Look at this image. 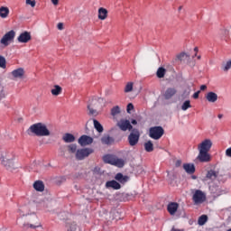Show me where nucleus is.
Instances as JSON below:
<instances>
[{
    "mask_svg": "<svg viewBox=\"0 0 231 231\" xmlns=\"http://www.w3.org/2000/svg\"><path fill=\"white\" fill-rule=\"evenodd\" d=\"M0 68H3L4 69L6 68V59L2 55H0Z\"/></svg>",
    "mask_w": 231,
    "mask_h": 231,
    "instance_id": "e433bc0d",
    "label": "nucleus"
},
{
    "mask_svg": "<svg viewBox=\"0 0 231 231\" xmlns=\"http://www.w3.org/2000/svg\"><path fill=\"white\" fill-rule=\"evenodd\" d=\"M198 59H199H199H201V56H198Z\"/></svg>",
    "mask_w": 231,
    "mask_h": 231,
    "instance_id": "6e6d98bb",
    "label": "nucleus"
},
{
    "mask_svg": "<svg viewBox=\"0 0 231 231\" xmlns=\"http://www.w3.org/2000/svg\"><path fill=\"white\" fill-rule=\"evenodd\" d=\"M8 14H10V9H8V7L0 8V17H2V19H6V17H8Z\"/></svg>",
    "mask_w": 231,
    "mask_h": 231,
    "instance_id": "cd10ccee",
    "label": "nucleus"
},
{
    "mask_svg": "<svg viewBox=\"0 0 231 231\" xmlns=\"http://www.w3.org/2000/svg\"><path fill=\"white\" fill-rule=\"evenodd\" d=\"M192 201L194 205H201L207 201V194L201 189H196L192 195Z\"/></svg>",
    "mask_w": 231,
    "mask_h": 231,
    "instance_id": "7ed1b4c3",
    "label": "nucleus"
},
{
    "mask_svg": "<svg viewBox=\"0 0 231 231\" xmlns=\"http://www.w3.org/2000/svg\"><path fill=\"white\" fill-rule=\"evenodd\" d=\"M51 93L53 97H59V95L62 94V87L59 85H54L51 89Z\"/></svg>",
    "mask_w": 231,
    "mask_h": 231,
    "instance_id": "412c9836",
    "label": "nucleus"
},
{
    "mask_svg": "<svg viewBox=\"0 0 231 231\" xmlns=\"http://www.w3.org/2000/svg\"><path fill=\"white\" fill-rule=\"evenodd\" d=\"M69 149V152H70L71 154H75V152H77V144H70L68 146Z\"/></svg>",
    "mask_w": 231,
    "mask_h": 231,
    "instance_id": "c9c22d12",
    "label": "nucleus"
},
{
    "mask_svg": "<svg viewBox=\"0 0 231 231\" xmlns=\"http://www.w3.org/2000/svg\"><path fill=\"white\" fill-rule=\"evenodd\" d=\"M98 19H100V21H106V19H107V9L104 7L98 9Z\"/></svg>",
    "mask_w": 231,
    "mask_h": 231,
    "instance_id": "5701e85b",
    "label": "nucleus"
},
{
    "mask_svg": "<svg viewBox=\"0 0 231 231\" xmlns=\"http://www.w3.org/2000/svg\"><path fill=\"white\" fill-rule=\"evenodd\" d=\"M26 5H29L32 6V8H35V5H37V2L35 0H25Z\"/></svg>",
    "mask_w": 231,
    "mask_h": 231,
    "instance_id": "58836bf2",
    "label": "nucleus"
},
{
    "mask_svg": "<svg viewBox=\"0 0 231 231\" xmlns=\"http://www.w3.org/2000/svg\"><path fill=\"white\" fill-rule=\"evenodd\" d=\"M3 98H6V92H5V88L0 86V102Z\"/></svg>",
    "mask_w": 231,
    "mask_h": 231,
    "instance_id": "4c0bfd02",
    "label": "nucleus"
},
{
    "mask_svg": "<svg viewBox=\"0 0 231 231\" xmlns=\"http://www.w3.org/2000/svg\"><path fill=\"white\" fill-rule=\"evenodd\" d=\"M190 107H192V105H190V100H186L181 106L182 111H187V109H190Z\"/></svg>",
    "mask_w": 231,
    "mask_h": 231,
    "instance_id": "473e14b6",
    "label": "nucleus"
},
{
    "mask_svg": "<svg viewBox=\"0 0 231 231\" xmlns=\"http://www.w3.org/2000/svg\"><path fill=\"white\" fill-rule=\"evenodd\" d=\"M219 176V172L210 170L206 174V181H216L217 180V177Z\"/></svg>",
    "mask_w": 231,
    "mask_h": 231,
    "instance_id": "2eb2a0df",
    "label": "nucleus"
},
{
    "mask_svg": "<svg viewBox=\"0 0 231 231\" xmlns=\"http://www.w3.org/2000/svg\"><path fill=\"white\" fill-rule=\"evenodd\" d=\"M165 134V130L162 126H152L149 130V136L152 140H160Z\"/></svg>",
    "mask_w": 231,
    "mask_h": 231,
    "instance_id": "20e7f679",
    "label": "nucleus"
},
{
    "mask_svg": "<svg viewBox=\"0 0 231 231\" xmlns=\"http://www.w3.org/2000/svg\"><path fill=\"white\" fill-rule=\"evenodd\" d=\"M133 91V82H128L125 88V93H131Z\"/></svg>",
    "mask_w": 231,
    "mask_h": 231,
    "instance_id": "f704fd0d",
    "label": "nucleus"
},
{
    "mask_svg": "<svg viewBox=\"0 0 231 231\" xmlns=\"http://www.w3.org/2000/svg\"><path fill=\"white\" fill-rule=\"evenodd\" d=\"M197 160L201 162H207L210 160V154H208V152L199 151Z\"/></svg>",
    "mask_w": 231,
    "mask_h": 231,
    "instance_id": "dca6fc26",
    "label": "nucleus"
},
{
    "mask_svg": "<svg viewBox=\"0 0 231 231\" xmlns=\"http://www.w3.org/2000/svg\"><path fill=\"white\" fill-rule=\"evenodd\" d=\"M132 124H133L134 125H136V124H138V122L134 119V120H132Z\"/></svg>",
    "mask_w": 231,
    "mask_h": 231,
    "instance_id": "864d4df0",
    "label": "nucleus"
},
{
    "mask_svg": "<svg viewBox=\"0 0 231 231\" xmlns=\"http://www.w3.org/2000/svg\"><path fill=\"white\" fill-rule=\"evenodd\" d=\"M206 99L208 100V102H211V103H215L217 102V94H216V92H208L206 95Z\"/></svg>",
    "mask_w": 231,
    "mask_h": 231,
    "instance_id": "4be33fe9",
    "label": "nucleus"
},
{
    "mask_svg": "<svg viewBox=\"0 0 231 231\" xmlns=\"http://www.w3.org/2000/svg\"><path fill=\"white\" fill-rule=\"evenodd\" d=\"M117 125L119 127V129H121V131H131V129H133V125H131V122H129V120H125V119H121L118 123Z\"/></svg>",
    "mask_w": 231,
    "mask_h": 231,
    "instance_id": "f8f14e48",
    "label": "nucleus"
},
{
    "mask_svg": "<svg viewBox=\"0 0 231 231\" xmlns=\"http://www.w3.org/2000/svg\"><path fill=\"white\" fill-rule=\"evenodd\" d=\"M14 79H23L24 77V69L19 68L11 72Z\"/></svg>",
    "mask_w": 231,
    "mask_h": 231,
    "instance_id": "6ab92c4d",
    "label": "nucleus"
},
{
    "mask_svg": "<svg viewBox=\"0 0 231 231\" xmlns=\"http://www.w3.org/2000/svg\"><path fill=\"white\" fill-rule=\"evenodd\" d=\"M171 231H185V230H183V229H178V228H176V227H172L171 229Z\"/></svg>",
    "mask_w": 231,
    "mask_h": 231,
    "instance_id": "8fccbe9b",
    "label": "nucleus"
},
{
    "mask_svg": "<svg viewBox=\"0 0 231 231\" xmlns=\"http://www.w3.org/2000/svg\"><path fill=\"white\" fill-rule=\"evenodd\" d=\"M175 167H181V160H177L175 162Z\"/></svg>",
    "mask_w": 231,
    "mask_h": 231,
    "instance_id": "49530a36",
    "label": "nucleus"
},
{
    "mask_svg": "<svg viewBox=\"0 0 231 231\" xmlns=\"http://www.w3.org/2000/svg\"><path fill=\"white\" fill-rule=\"evenodd\" d=\"M183 169L187 174H194L196 172V166L192 163H184Z\"/></svg>",
    "mask_w": 231,
    "mask_h": 231,
    "instance_id": "aec40b11",
    "label": "nucleus"
},
{
    "mask_svg": "<svg viewBox=\"0 0 231 231\" xmlns=\"http://www.w3.org/2000/svg\"><path fill=\"white\" fill-rule=\"evenodd\" d=\"M113 142H115V139H113V137L109 136V135H104L101 138V143L104 145H111V143H113Z\"/></svg>",
    "mask_w": 231,
    "mask_h": 231,
    "instance_id": "bb28decb",
    "label": "nucleus"
},
{
    "mask_svg": "<svg viewBox=\"0 0 231 231\" xmlns=\"http://www.w3.org/2000/svg\"><path fill=\"white\" fill-rule=\"evenodd\" d=\"M212 149V141L210 139H205L201 143L198 145L199 151L208 152Z\"/></svg>",
    "mask_w": 231,
    "mask_h": 231,
    "instance_id": "9d476101",
    "label": "nucleus"
},
{
    "mask_svg": "<svg viewBox=\"0 0 231 231\" xmlns=\"http://www.w3.org/2000/svg\"><path fill=\"white\" fill-rule=\"evenodd\" d=\"M14 39H15V31L11 30L3 36V38L0 40V42L4 46H8L10 42H12Z\"/></svg>",
    "mask_w": 231,
    "mask_h": 231,
    "instance_id": "1a4fd4ad",
    "label": "nucleus"
},
{
    "mask_svg": "<svg viewBox=\"0 0 231 231\" xmlns=\"http://www.w3.org/2000/svg\"><path fill=\"white\" fill-rule=\"evenodd\" d=\"M133 109H134V106L132 103L128 104L126 108L127 113H131Z\"/></svg>",
    "mask_w": 231,
    "mask_h": 231,
    "instance_id": "a19ab883",
    "label": "nucleus"
},
{
    "mask_svg": "<svg viewBox=\"0 0 231 231\" xmlns=\"http://www.w3.org/2000/svg\"><path fill=\"white\" fill-rule=\"evenodd\" d=\"M115 180H116V181H119V183H127V181H129V177L128 176H124V174L122 173H117L115 176Z\"/></svg>",
    "mask_w": 231,
    "mask_h": 231,
    "instance_id": "b1692460",
    "label": "nucleus"
},
{
    "mask_svg": "<svg viewBox=\"0 0 231 231\" xmlns=\"http://www.w3.org/2000/svg\"><path fill=\"white\" fill-rule=\"evenodd\" d=\"M21 220L23 225L22 228H23V230H28V228L35 230V228H41L42 226L41 222H39V217H37V215L27 216Z\"/></svg>",
    "mask_w": 231,
    "mask_h": 231,
    "instance_id": "f257e3e1",
    "label": "nucleus"
},
{
    "mask_svg": "<svg viewBox=\"0 0 231 231\" xmlns=\"http://www.w3.org/2000/svg\"><path fill=\"white\" fill-rule=\"evenodd\" d=\"M193 180H196V177H193Z\"/></svg>",
    "mask_w": 231,
    "mask_h": 231,
    "instance_id": "4d7b16f0",
    "label": "nucleus"
},
{
    "mask_svg": "<svg viewBox=\"0 0 231 231\" xmlns=\"http://www.w3.org/2000/svg\"><path fill=\"white\" fill-rule=\"evenodd\" d=\"M78 143H79L81 147H86V145H91V143H93V138L91 136L83 134L79 138Z\"/></svg>",
    "mask_w": 231,
    "mask_h": 231,
    "instance_id": "9b49d317",
    "label": "nucleus"
},
{
    "mask_svg": "<svg viewBox=\"0 0 231 231\" xmlns=\"http://www.w3.org/2000/svg\"><path fill=\"white\" fill-rule=\"evenodd\" d=\"M186 56L187 54L185 52H181L177 56V59H179V60H183V57H186Z\"/></svg>",
    "mask_w": 231,
    "mask_h": 231,
    "instance_id": "79ce46f5",
    "label": "nucleus"
},
{
    "mask_svg": "<svg viewBox=\"0 0 231 231\" xmlns=\"http://www.w3.org/2000/svg\"><path fill=\"white\" fill-rule=\"evenodd\" d=\"M94 152H95V150H93L92 148H83V149L77 150L76 159L79 161H82L85 158H88L89 154H93Z\"/></svg>",
    "mask_w": 231,
    "mask_h": 231,
    "instance_id": "423d86ee",
    "label": "nucleus"
},
{
    "mask_svg": "<svg viewBox=\"0 0 231 231\" xmlns=\"http://www.w3.org/2000/svg\"><path fill=\"white\" fill-rule=\"evenodd\" d=\"M176 93H178V90H176V88H168L166 89V91L164 92L165 100H171V98H172V97H174V95H176Z\"/></svg>",
    "mask_w": 231,
    "mask_h": 231,
    "instance_id": "a211bd4d",
    "label": "nucleus"
},
{
    "mask_svg": "<svg viewBox=\"0 0 231 231\" xmlns=\"http://www.w3.org/2000/svg\"><path fill=\"white\" fill-rule=\"evenodd\" d=\"M165 69L162 68V67H160L158 69H157V77L158 79H163V77H165Z\"/></svg>",
    "mask_w": 231,
    "mask_h": 231,
    "instance_id": "2f4dec72",
    "label": "nucleus"
},
{
    "mask_svg": "<svg viewBox=\"0 0 231 231\" xmlns=\"http://www.w3.org/2000/svg\"><path fill=\"white\" fill-rule=\"evenodd\" d=\"M231 68V60H227L225 66L223 67L224 71H228Z\"/></svg>",
    "mask_w": 231,
    "mask_h": 231,
    "instance_id": "ea45409f",
    "label": "nucleus"
},
{
    "mask_svg": "<svg viewBox=\"0 0 231 231\" xmlns=\"http://www.w3.org/2000/svg\"><path fill=\"white\" fill-rule=\"evenodd\" d=\"M226 155L228 156V158H231V147L226 150Z\"/></svg>",
    "mask_w": 231,
    "mask_h": 231,
    "instance_id": "c03bdc74",
    "label": "nucleus"
},
{
    "mask_svg": "<svg viewBox=\"0 0 231 231\" xmlns=\"http://www.w3.org/2000/svg\"><path fill=\"white\" fill-rule=\"evenodd\" d=\"M18 212H19L20 218L24 217V214H23V210L20 209V210H18Z\"/></svg>",
    "mask_w": 231,
    "mask_h": 231,
    "instance_id": "09e8293b",
    "label": "nucleus"
},
{
    "mask_svg": "<svg viewBox=\"0 0 231 231\" xmlns=\"http://www.w3.org/2000/svg\"><path fill=\"white\" fill-rule=\"evenodd\" d=\"M17 41L18 42L26 44V42H30V41H32V34L28 32H23L18 36Z\"/></svg>",
    "mask_w": 231,
    "mask_h": 231,
    "instance_id": "ddd939ff",
    "label": "nucleus"
},
{
    "mask_svg": "<svg viewBox=\"0 0 231 231\" xmlns=\"http://www.w3.org/2000/svg\"><path fill=\"white\" fill-rule=\"evenodd\" d=\"M208 221V217L207 215H201L199 217L198 225H199L200 226H203V225H205V223H207Z\"/></svg>",
    "mask_w": 231,
    "mask_h": 231,
    "instance_id": "7c9ffc66",
    "label": "nucleus"
},
{
    "mask_svg": "<svg viewBox=\"0 0 231 231\" xmlns=\"http://www.w3.org/2000/svg\"><path fill=\"white\" fill-rule=\"evenodd\" d=\"M62 140L65 143H73V142H75V135L67 133L62 136Z\"/></svg>",
    "mask_w": 231,
    "mask_h": 231,
    "instance_id": "393cba45",
    "label": "nucleus"
},
{
    "mask_svg": "<svg viewBox=\"0 0 231 231\" xmlns=\"http://www.w3.org/2000/svg\"><path fill=\"white\" fill-rule=\"evenodd\" d=\"M58 30H64V23H59L57 25Z\"/></svg>",
    "mask_w": 231,
    "mask_h": 231,
    "instance_id": "a18cd8bd",
    "label": "nucleus"
},
{
    "mask_svg": "<svg viewBox=\"0 0 231 231\" xmlns=\"http://www.w3.org/2000/svg\"><path fill=\"white\" fill-rule=\"evenodd\" d=\"M28 134L32 133L35 136H50L51 133L48 126L44 123H36L29 127L27 130Z\"/></svg>",
    "mask_w": 231,
    "mask_h": 231,
    "instance_id": "f03ea898",
    "label": "nucleus"
},
{
    "mask_svg": "<svg viewBox=\"0 0 231 231\" xmlns=\"http://www.w3.org/2000/svg\"><path fill=\"white\" fill-rule=\"evenodd\" d=\"M144 149L146 152H152L154 151V144H152V141H148L144 143Z\"/></svg>",
    "mask_w": 231,
    "mask_h": 231,
    "instance_id": "c85d7f7f",
    "label": "nucleus"
},
{
    "mask_svg": "<svg viewBox=\"0 0 231 231\" xmlns=\"http://www.w3.org/2000/svg\"><path fill=\"white\" fill-rule=\"evenodd\" d=\"M217 117H218L219 119L223 118V114H219V115L217 116Z\"/></svg>",
    "mask_w": 231,
    "mask_h": 231,
    "instance_id": "5fc2aeb1",
    "label": "nucleus"
},
{
    "mask_svg": "<svg viewBox=\"0 0 231 231\" xmlns=\"http://www.w3.org/2000/svg\"><path fill=\"white\" fill-rule=\"evenodd\" d=\"M105 163H109L110 165H116V167H124L125 162L124 160L116 158L113 155H105L103 157Z\"/></svg>",
    "mask_w": 231,
    "mask_h": 231,
    "instance_id": "39448f33",
    "label": "nucleus"
},
{
    "mask_svg": "<svg viewBox=\"0 0 231 231\" xmlns=\"http://www.w3.org/2000/svg\"><path fill=\"white\" fill-rule=\"evenodd\" d=\"M128 142L131 147H134L140 142V132L136 129H134L132 133L128 135Z\"/></svg>",
    "mask_w": 231,
    "mask_h": 231,
    "instance_id": "0eeeda50",
    "label": "nucleus"
},
{
    "mask_svg": "<svg viewBox=\"0 0 231 231\" xmlns=\"http://www.w3.org/2000/svg\"><path fill=\"white\" fill-rule=\"evenodd\" d=\"M194 51H195V57H196V55H198V47L194 48Z\"/></svg>",
    "mask_w": 231,
    "mask_h": 231,
    "instance_id": "603ef678",
    "label": "nucleus"
},
{
    "mask_svg": "<svg viewBox=\"0 0 231 231\" xmlns=\"http://www.w3.org/2000/svg\"><path fill=\"white\" fill-rule=\"evenodd\" d=\"M207 89V85L200 86V91H205Z\"/></svg>",
    "mask_w": 231,
    "mask_h": 231,
    "instance_id": "de8ad7c7",
    "label": "nucleus"
},
{
    "mask_svg": "<svg viewBox=\"0 0 231 231\" xmlns=\"http://www.w3.org/2000/svg\"><path fill=\"white\" fill-rule=\"evenodd\" d=\"M100 100H102V98L96 97V98H92L89 101V104L88 105L89 115H97V107H98V104H100Z\"/></svg>",
    "mask_w": 231,
    "mask_h": 231,
    "instance_id": "6e6552de",
    "label": "nucleus"
},
{
    "mask_svg": "<svg viewBox=\"0 0 231 231\" xmlns=\"http://www.w3.org/2000/svg\"><path fill=\"white\" fill-rule=\"evenodd\" d=\"M180 204H178V202H171L167 206V210L171 216H174V214L178 212Z\"/></svg>",
    "mask_w": 231,
    "mask_h": 231,
    "instance_id": "4468645a",
    "label": "nucleus"
},
{
    "mask_svg": "<svg viewBox=\"0 0 231 231\" xmlns=\"http://www.w3.org/2000/svg\"><path fill=\"white\" fill-rule=\"evenodd\" d=\"M106 189H114V190H120V189H122V186L116 180L106 181Z\"/></svg>",
    "mask_w": 231,
    "mask_h": 231,
    "instance_id": "f3484780",
    "label": "nucleus"
},
{
    "mask_svg": "<svg viewBox=\"0 0 231 231\" xmlns=\"http://www.w3.org/2000/svg\"><path fill=\"white\" fill-rule=\"evenodd\" d=\"M94 127L97 131V133H104V126L98 122L97 119L93 120Z\"/></svg>",
    "mask_w": 231,
    "mask_h": 231,
    "instance_id": "c756f323",
    "label": "nucleus"
},
{
    "mask_svg": "<svg viewBox=\"0 0 231 231\" xmlns=\"http://www.w3.org/2000/svg\"><path fill=\"white\" fill-rule=\"evenodd\" d=\"M52 5H59V0H51Z\"/></svg>",
    "mask_w": 231,
    "mask_h": 231,
    "instance_id": "3c124183",
    "label": "nucleus"
},
{
    "mask_svg": "<svg viewBox=\"0 0 231 231\" xmlns=\"http://www.w3.org/2000/svg\"><path fill=\"white\" fill-rule=\"evenodd\" d=\"M201 93V91H197V92H195L194 94H193V98H195V99H198V98H199V94Z\"/></svg>",
    "mask_w": 231,
    "mask_h": 231,
    "instance_id": "37998d69",
    "label": "nucleus"
},
{
    "mask_svg": "<svg viewBox=\"0 0 231 231\" xmlns=\"http://www.w3.org/2000/svg\"><path fill=\"white\" fill-rule=\"evenodd\" d=\"M33 189H35L38 192H43L44 183L42 180H36L33 183Z\"/></svg>",
    "mask_w": 231,
    "mask_h": 231,
    "instance_id": "a878e982",
    "label": "nucleus"
},
{
    "mask_svg": "<svg viewBox=\"0 0 231 231\" xmlns=\"http://www.w3.org/2000/svg\"><path fill=\"white\" fill-rule=\"evenodd\" d=\"M112 116H116V115H120V106H116L111 109Z\"/></svg>",
    "mask_w": 231,
    "mask_h": 231,
    "instance_id": "72a5a7b5",
    "label": "nucleus"
}]
</instances>
